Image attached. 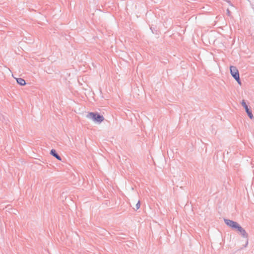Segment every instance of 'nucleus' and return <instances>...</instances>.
Instances as JSON below:
<instances>
[{
  "mask_svg": "<svg viewBox=\"0 0 254 254\" xmlns=\"http://www.w3.org/2000/svg\"><path fill=\"white\" fill-rule=\"evenodd\" d=\"M86 117L87 118L98 123H101L104 120L103 116L101 115L97 112H90L87 115Z\"/></svg>",
  "mask_w": 254,
  "mask_h": 254,
  "instance_id": "obj_1",
  "label": "nucleus"
},
{
  "mask_svg": "<svg viewBox=\"0 0 254 254\" xmlns=\"http://www.w3.org/2000/svg\"><path fill=\"white\" fill-rule=\"evenodd\" d=\"M230 73L233 78L237 81L239 84H241V81L240 78L239 72L235 66H231L230 67Z\"/></svg>",
  "mask_w": 254,
  "mask_h": 254,
  "instance_id": "obj_2",
  "label": "nucleus"
},
{
  "mask_svg": "<svg viewBox=\"0 0 254 254\" xmlns=\"http://www.w3.org/2000/svg\"><path fill=\"white\" fill-rule=\"evenodd\" d=\"M234 230L238 231L243 238L247 239L246 244L244 246L245 247H246L248 244V240L247 239L248 237V233L239 224H238L237 226L236 227H235V229Z\"/></svg>",
  "mask_w": 254,
  "mask_h": 254,
  "instance_id": "obj_3",
  "label": "nucleus"
},
{
  "mask_svg": "<svg viewBox=\"0 0 254 254\" xmlns=\"http://www.w3.org/2000/svg\"><path fill=\"white\" fill-rule=\"evenodd\" d=\"M241 104L243 107L245 108L246 113H247L248 116L251 119H253L254 118L253 115L252 114V111L249 109L245 101L243 100L241 102Z\"/></svg>",
  "mask_w": 254,
  "mask_h": 254,
  "instance_id": "obj_4",
  "label": "nucleus"
},
{
  "mask_svg": "<svg viewBox=\"0 0 254 254\" xmlns=\"http://www.w3.org/2000/svg\"><path fill=\"white\" fill-rule=\"evenodd\" d=\"M224 221L225 224L233 230L235 229L238 224L235 221L228 219H224Z\"/></svg>",
  "mask_w": 254,
  "mask_h": 254,
  "instance_id": "obj_5",
  "label": "nucleus"
},
{
  "mask_svg": "<svg viewBox=\"0 0 254 254\" xmlns=\"http://www.w3.org/2000/svg\"><path fill=\"white\" fill-rule=\"evenodd\" d=\"M50 154H51V155H52V156L55 157L56 158H57L58 160H62L61 156L57 153L56 150L52 149L51 150Z\"/></svg>",
  "mask_w": 254,
  "mask_h": 254,
  "instance_id": "obj_6",
  "label": "nucleus"
},
{
  "mask_svg": "<svg viewBox=\"0 0 254 254\" xmlns=\"http://www.w3.org/2000/svg\"><path fill=\"white\" fill-rule=\"evenodd\" d=\"M16 81L18 84L22 85V86L26 84V82H25V80L22 78H16Z\"/></svg>",
  "mask_w": 254,
  "mask_h": 254,
  "instance_id": "obj_7",
  "label": "nucleus"
},
{
  "mask_svg": "<svg viewBox=\"0 0 254 254\" xmlns=\"http://www.w3.org/2000/svg\"><path fill=\"white\" fill-rule=\"evenodd\" d=\"M140 201H138L135 205V208H134V209L135 210H137L140 208Z\"/></svg>",
  "mask_w": 254,
  "mask_h": 254,
  "instance_id": "obj_8",
  "label": "nucleus"
},
{
  "mask_svg": "<svg viewBox=\"0 0 254 254\" xmlns=\"http://www.w3.org/2000/svg\"><path fill=\"white\" fill-rule=\"evenodd\" d=\"M227 11H228V13L229 14H230V11H229V10L228 9V10H227Z\"/></svg>",
  "mask_w": 254,
  "mask_h": 254,
  "instance_id": "obj_9",
  "label": "nucleus"
}]
</instances>
